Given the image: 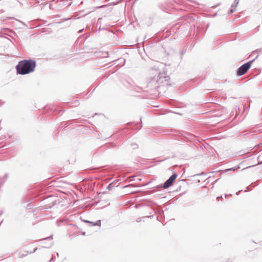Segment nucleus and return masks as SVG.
Returning a JSON list of instances; mask_svg holds the SVG:
<instances>
[{"mask_svg":"<svg viewBox=\"0 0 262 262\" xmlns=\"http://www.w3.org/2000/svg\"><path fill=\"white\" fill-rule=\"evenodd\" d=\"M35 67V62L32 60H24L19 62L16 68L17 73L25 75L33 72Z\"/></svg>","mask_w":262,"mask_h":262,"instance_id":"obj_1","label":"nucleus"},{"mask_svg":"<svg viewBox=\"0 0 262 262\" xmlns=\"http://www.w3.org/2000/svg\"><path fill=\"white\" fill-rule=\"evenodd\" d=\"M251 63L252 61H249L241 66L237 70V74L238 76L245 74L251 67Z\"/></svg>","mask_w":262,"mask_h":262,"instance_id":"obj_2","label":"nucleus"},{"mask_svg":"<svg viewBox=\"0 0 262 262\" xmlns=\"http://www.w3.org/2000/svg\"><path fill=\"white\" fill-rule=\"evenodd\" d=\"M177 177L176 174H173L164 184L163 187L164 189L168 188L171 186Z\"/></svg>","mask_w":262,"mask_h":262,"instance_id":"obj_3","label":"nucleus"}]
</instances>
